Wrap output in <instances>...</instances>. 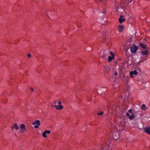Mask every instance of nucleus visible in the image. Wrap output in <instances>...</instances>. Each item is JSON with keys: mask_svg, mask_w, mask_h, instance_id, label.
Listing matches in <instances>:
<instances>
[{"mask_svg": "<svg viewBox=\"0 0 150 150\" xmlns=\"http://www.w3.org/2000/svg\"><path fill=\"white\" fill-rule=\"evenodd\" d=\"M126 116L129 117V119L130 120L134 119V113L132 112V110L130 109L126 113Z\"/></svg>", "mask_w": 150, "mask_h": 150, "instance_id": "obj_1", "label": "nucleus"}, {"mask_svg": "<svg viewBox=\"0 0 150 150\" xmlns=\"http://www.w3.org/2000/svg\"><path fill=\"white\" fill-rule=\"evenodd\" d=\"M32 124L33 125H35L34 127L35 128H38L39 126L40 125V121L38 120H36L33 122Z\"/></svg>", "mask_w": 150, "mask_h": 150, "instance_id": "obj_2", "label": "nucleus"}, {"mask_svg": "<svg viewBox=\"0 0 150 150\" xmlns=\"http://www.w3.org/2000/svg\"><path fill=\"white\" fill-rule=\"evenodd\" d=\"M138 50V47L137 46L135 45L130 48V50L132 53L135 54L136 51Z\"/></svg>", "mask_w": 150, "mask_h": 150, "instance_id": "obj_3", "label": "nucleus"}, {"mask_svg": "<svg viewBox=\"0 0 150 150\" xmlns=\"http://www.w3.org/2000/svg\"><path fill=\"white\" fill-rule=\"evenodd\" d=\"M112 136L114 139L117 140L119 137V134L117 132H113Z\"/></svg>", "mask_w": 150, "mask_h": 150, "instance_id": "obj_4", "label": "nucleus"}, {"mask_svg": "<svg viewBox=\"0 0 150 150\" xmlns=\"http://www.w3.org/2000/svg\"><path fill=\"white\" fill-rule=\"evenodd\" d=\"M51 133L50 130H45L43 133H42V136L44 138L47 137V134H49Z\"/></svg>", "mask_w": 150, "mask_h": 150, "instance_id": "obj_5", "label": "nucleus"}, {"mask_svg": "<svg viewBox=\"0 0 150 150\" xmlns=\"http://www.w3.org/2000/svg\"><path fill=\"white\" fill-rule=\"evenodd\" d=\"M20 128L21 129V132L23 133L25 132L26 130V128L25 125L24 124H22L20 125Z\"/></svg>", "mask_w": 150, "mask_h": 150, "instance_id": "obj_6", "label": "nucleus"}, {"mask_svg": "<svg viewBox=\"0 0 150 150\" xmlns=\"http://www.w3.org/2000/svg\"><path fill=\"white\" fill-rule=\"evenodd\" d=\"M138 74V72L136 70H134L133 71L130 72L129 73V74L130 76V77L131 78H133L134 77V76H133V75H136Z\"/></svg>", "mask_w": 150, "mask_h": 150, "instance_id": "obj_7", "label": "nucleus"}, {"mask_svg": "<svg viewBox=\"0 0 150 150\" xmlns=\"http://www.w3.org/2000/svg\"><path fill=\"white\" fill-rule=\"evenodd\" d=\"M145 132L150 135V127H146L144 128Z\"/></svg>", "mask_w": 150, "mask_h": 150, "instance_id": "obj_8", "label": "nucleus"}, {"mask_svg": "<svg viewBox=\"0 0 150 150\" xmlns=\"http://www.w3.org/2000/svg\"><path fill=\"white\" fill-rule=\"evenodd\" d=\"M124 28V26L123 25H118V30L119 31L121 32L122 30V29Z\"/></svg>", "mask_w": 150, "mask_h": 150, "instance_id": "obj_9", "label": "nucleus"}, {"mask_svg": "<svg viewBox=\"0 0 150 150\" xmlns=\"http://www.w3.org/2000/svg\"><path fill=\"white\" fill-rule=\"evenodd\" d=\"M119 20L120 23H121L125 20V19L123 18V16H121L119 19Z\"/></svg>", "mask_w": 150, "mask_h": 150, "instance_id": "obj_10", "label": "nucleus"}, {"mask_svg": "<svg viewBox=\"0 0 150 150\" xmlns=\"http://www.w3.org/2000/svg\"><path fill=\"white\" fill-rule=\"evenodd\" d=\"M54 107L56 108V109L59 110H61L63 108V106L62 105H59V107H58V106L57 105H55Z\"/></svg>", "mask_w": 150, "mask_h": 150, "instance_id": "obj_11", "label": "nucleus"}, {"mask_svg": "<svg viewBox=\"0 0 150 150\" xmlns=\"http://www.w3.org/2000/svg\"><path fill=\"white\" fill-rule=\"evenodd\" d=\"M141 53L144 55H147L148 54V51L147 50L141 52Z\"/></svg>", "mask_w": 150, "mask_h": 150, "instance_id": "obj_12", "label": "nucleus"}, {"mask_svg": "<svg viewBox=\"0 0 150 150\" xmlns=\"http://www.w3.org/2000/svg\"><path fill=\"white\" fill-rule=\"evenodd\" d=\"M139 45L142 48H143L144 49H146V45H144L142 43H140Z\"/></svg>", "mask_w": 150, "mask_h": 150, "instance_id": "obj_13", "label": "nucleus"}, {"mask_svg": "<svg viewBox=\"0 0 150 150\" xmlns=\"http://www.w3.org/2000/svg\"><path fill=\"white\" fill-rule=\"evenodd\" d=\"M114 59V58L113 57L108 56V61L109 62H110L112 59Z\"/></svg>", "mask_w": 150, "mask_h": 150, "instance_id": "obj_14", "label": "nucleus"}, {"mask_svg": "<svg viewBox=\"0 0 150 150\" xmlns=\"http://www.w3.org/2000/svg\"><path fill=\"white\" fill-rule=\"evenodd\" d=\"M109 148V146L108 145H107V148L106 149H104L103 146H102L101 150H108Z\"/></svg>", "mask_w": 150, "mask_h": 150, "instance_id": "obj_15", "label": "nucleus"}, {"mask_svg": "<svg viewBox=\"0 0 150 150\" xmlns=\"http://www.w3.org/2000/svg\"><path fill=\"white\" fill-rule=\"evenodd\" d=\"M14 128L16 129H18L19 127L18 126H17L16 124L15 123L14 125Z\"/></svg>", "mask_w": 150, "mask_h": 150, "instance_id": "obj_16", "label": "nucleus"}, {"mask_svg": "<svg viewBox=\"0 0 150 150\" xmlns=\"http://www.w3.org/2000/svg\"><path fill=\"white\" fill-rule=\"evenodd\" d=\"M103 111H100V112H98L97 113V115H101L103 114Z\"/></svg>", "mask_w": 150, "mask_h": 150, "instance_id": "obj_17", "label": "nucleus"}, {"mask_svg": "<svg viewBox=\"0 0 150 150\" xmlns=\"http://www.w3.org/2000/svg\"><path fill=\"white\" fill-rule=\"evenodd\" d=\"M146 107V105L144 104H142L141 105V109H144V108H145Z\"/></svg>", "mask_w": 150, "mask_h": 150, "instance_id": "obj_18", "label": "nucleus"}, {"mask_svg": "<svg viewBox=\"0 0 150 150\" xmlns=\"http://www.w3.org/2000/svg\"><path fill=\"white\" fill-rule=\"evenodd\" d=\"M132 1V0H127L126 1V3L127 4H129V3H131Z\"/></svg>", "mask_w": 150, "mask_h": 150, "instance_id": "obj_19", "label": "nucleus"}, {"mask_svg": "<svg viewBox=\"0 0 150 150\" xmlns=\"http://www.w3.org/2000/svg\"><path fill=\"white\" fill-rule=\"evenodd\" d=\"M110 54L111 55L112 57H114L115 56L114 54L112 52H110Z\"/></svg>", "mask_w": 150, "mask_h": 150, "instance_id": "obj_20", "label": "nucleus"}, {"mask_svg": "<svg viewBox=\"0 0 150 150\" xmlns=\"http://www.w3.org/2000/svg\"><path fill=\"white\" fill-rule=\"evenodd\" d=\"M7 102V101L6 100H4L2 103L3 104H6Z\"/></svg>", "mask_w": 150, "mask_h": 150, "instance_id": "obj_21", "label": "nucleus"}, {"mask_svg": "<svg viewBox=\"0 0 150 150\" xmlns=\"http://www.w3.org/2000/svg\"><path fill=\"white\" fill-rule=\"evenodd\" d=\"M105 33H103L102 34V36H103L102 38H103V39L104 38H105Z\"/></svg>", "mask_w": 150, "mask_h": 150, "instance_id": "obj_22", "label": "nucleus"}, {"mask_svg": "<svg viewBox=\"0 0 150 150\" xmlns=\"http://www.w3.org/2000/svg\"><path fill=\"white\" fill-rule=\"evenodd\" d=\"M62 104V102L61 101H59L58 102V104L59 105H61Z\"/></svg>", "mask_w": 150, "mask_h": 150, "instance_id": "obj_23", "label": "nucleus"}, {"mask_svg": "<svg viewBox=\"0 0 150 150\" xmlns=\"http://www.w3.org/2000/svg\"><path fill=\"white\" fill-rule=\"evenodd\" d=\"M28 57H30L31 56V54H28Z\"/></svg>", "mask_w": 150, "mask_h": 150, "instance_id": "obj_24", "label": "nucleus"}, {"mask_svg": "<svg viewBox=\"0 0 150 150\" xmlns=\"http://www.w3.org/2000/svg\"><path fill=\"white\" fill-rule=\"evenodd\" d=\"M11 128H12V130H13V128H14V125L12 126Z\"/></svg>", "mask_w": 150, "mask_h": 150, "instance_id": "obj_25", "label": "nucleus"}, {"mask_svg": "<svg viewBox=\"0 0 150 150\" xmlns=\"http://www.w3.org/2000/svg\"><path fill=\"white\" fill-rule=\"evenodd\" d=\"M114 74L115 76H116L117 74V73L116 72H115V73Z\"/></svg>", "mask_w": 150, "mask_h": 150, "instance_id": "obj_26", "label": "nucleus"}, {"mask_svg": "<svg viewBox=\"0 0 150 150\" xmlns=\"http://www.w3.org/2000/svg\"><path fill=\"white\" fill-rule=\"evenodd\" d=\"M105 11H103V13H105Z\"/></svg>", "mask_w": 150, "mask_h": 150, "instance_id": "obj_27", "label": "nucleus"}, {"mask_svg": "<svg viewBox=\"0 0 150 150\" xmlns=\"http://www.w3.org/2000/svg\"><path fill=\"white\" fill-rule=\"evenodd\" d=\"M56 103H57V101H55L54 102V104Z\"/></svg>", "mask_w": 150, "mask_h": 150, "instance_id": "obj_28", "label": "nucleus"}, {"mask_svg": "<svg viewBox=\"0 0 150 150\" xmlns=\"http://www.w3.org/2000/svg\"><path fill=\"white\" fill-rule=\"evenodd\" d=\"M31 90L33 91V88H31Z\"/></svg>", "mask_w": 150, "mask_h": 150, "instance_id": "obj_29", "label": "nucleus"}, {"mask_svg": "<svg viewBox=\"0 0 150 150\" xmlns=\"http://www.w3.org/2000/svg\"><path fill=\"white\" fill-rule=\"evenodd\" d=\"M100 1L102 2L103 1V0H100Z\"/></svg>", "mask_w": 150, "mask_h": 150, "instance_id": "obj_30", "label": "nucleus"}, {"mask_svg": "<svg viewBox=\"0 0 150 150\" xmlns=\"http://www.w3.org/2000/svg\"><path fill=\"white\" fill-rule=\"evenodd\" d=\"M104 56H105V55H103L102 56L103 57H104Z\"/></svg>", "mask_w": 150, "mask_h": 150, "instance_id": "obj_31", "label": "nucleus"}, {"mask_svg": "<svg viewBox=\"0 0 150 150\" xmlns=\"http://www.w3.org/2000/svg\"><path fill=\"white\" fill-rule=\"evenodd\" d=\"M123 9L125 8L124 7H123Z\"/></svg>", "mask_w": 150, "mask_h": 150, "instance_id": "obj_32", "label": "nucleus"}, {"mask_svg": "<svg viewBox=\"0 0 150 150\" xmlns=\"http://www.w3.org/2000/svg\"><path fill=\"white\" fill-rule=\"evenodd\" d=\"M126 8L127 9V8H127H127Z\"/></svg>", "mask_w": 150, "mask_h": 150, "instance_id": "obj_33", "label": "nucleus"}]
</instances>
